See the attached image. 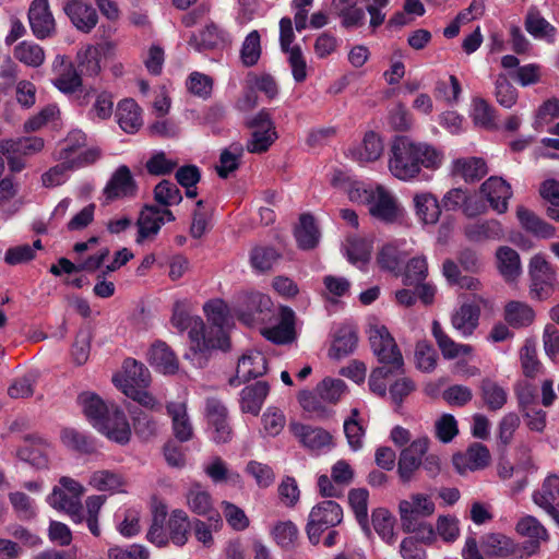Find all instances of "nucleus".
Instances as JSON below:
<instances>
[{
  "mask_svg": "<svg viewBox=\"0 0 559 559\" xmlns=\"http://www.w3.org/2000/svg\"><path fill=\"white\" fill-rule=\"evenodd\" d=\"M442 160V153L433 146L399 135L391 142L388 168L393 177L411 181L418 177L423 167L435 170L441 166Z\"/></svg>",
  "mask_w": 559,
  "mask_h": 559,
  "instance_id": "nucleus-2",
  "label": "nucleus"
},
{
  "mask_svg": "<svg viewBox=\"0 0 559 559\" xmlns=\"http://www.w3.org/2000/svg\"><path fill=\"white\" fill-rule=\"evenodd\" d=\"M159 207L155 205H145L140 212L136 226L138 236L135 241L142 243L145 239L156 236L163 226Z\"/></svg>",
  "mask_w": 559,
  "mask_h": 559,
  "instance_id": "nucleus-31",
  "label": "nucleus"
},
{
  "mask_svg": "<svg viewBox=\"0 0 559 559\" xmlns=\"http://www.w3.org/2000/svg\"><path fill=\"white\" fill-rule=\"evenodd\" d=\"M496 259L497 267L506 281L512 282L521 274L520 255L514 249L508 246L499 247Z\"/></svg>",
  "mask_w": 559,
  "mask_h": 559,
  "instance_id": "nucleus-40",
  "label": "nucleus"
},
{
  "mask_svg": "<svg viewBox=\"0 0 559 559\" xmlns=\"http://www.w3.org/2000/svg\"><path fill=\"white\" fill-rule=\"evenodd\" d=\"M271 306L272 301L269 296L261 293H251L247 297L248 312L241 313L240 320H242L247 324H251L259 319L257 314H261L265 311H269Z\"/></svg>",
  "mask_w": 559,
  "mask_h": 559,
  "instance_id": "nucleus-61",
  "label": "nucleus"
},
{
  "mask_svg": "<svg viewBox=\"0 0 559 559\" xmlns=\"http://www.w3.org/2000/svg\"><path fill=\"white\" fill-rule=\"evenodd\" d=\"M271 534L276 544L284 549L294 548L299 537V531L292 521L276 523L272 528Z\"/></svg>",
  "mask_w": 559,
  "mask_h": 559,
  "instance_id": "nucleus-58",
  "label": "nucleus"
},
{
  "mask_svg": "<svg viewBox=\"0 0 559 559\" xmlns=\"http://www.w3.org/2000/svg\"><path fill=\"white\" fill-rule=\"evenodd\" d=\"M289 430L305 448L311 451L331 449L334 445L333 436L321 427L293 421L289 424Z\"/></svg>",
  "mask_w": 559,
  "mask_h": 559,
  "instance_id": "nucleus-10",
  "label": "nucleus"
},
{
  "mask_svg": "<svg viewBox=\"0 0 559 559\" xmlns=\"http://www.w3.org/2000/svg\"><path fill=\"white\" fill-rule=\"evenodd\" d=\"M491 460L488 448L481 443L471 444L465 453L453 456V465L460 474L483 469Z\"/></svg>",
  "mask_w": 559,
  "mask_h": 559,
  "instance_id": "nucleus-16",
  "label": "nucleus"
},
{
  "mask_svg": "<svg viewBox=\"0 0 559 559\" xmlns=\"http://www.w3.org/2000/svg\"><path fill=\"white\" fill-rule=\"evenodd\" d=\"M102 52L97 46L87 45L76 53V63L81 74L96 76L102 71Z\"/></svg>",
  "mask_w": 559,
  "mask_h": 559,
  "instance_id": "nucleus-48",
  "label": "nucleus"
},
{
  "mask_svg": "<svg viewBox=\"0 0 559 559\" xmlns=\"http://www.w3.org/2000/svg\"><path fill=\"white\" fill-rule=\"evenodd\" d=\"M229 41V36L224 29L214 23H210L198 35L192 34L188 44L194 50L202 52L218 49Z\"/></svg>",
  "mask_w": 559,
  "mask_h": 559,
  "instance_id": "nucleus-23",
  "label": "nucleus"
},
{
  "mask_svg": "<svg viewBox=\"0 0 559 559\" xmlns=\"http://www.w3.org/2000/svg\"><path fill=\"white\" fill-rule=\"evenodd\" d=\"M123 372L114 377L112 381L116 386L127 393L130 389L148 388L151 383V373L148 369L133 358H127L123 362Z\"/></svg>",
  "mask_w": 559,
  "mask_h": 559,
  "instance_id": "nucleus-11",
  "label": "nucleus"
},
{
  "mask_svg": "<svg viewBox=\"0 0 559 559\" xmlns=\"http://www.w3.org/2000/svg\"><path fill=\"white\" fill-rule=\"evenodd\" d=\"M435 502L424 493H413L407 499L400 501L399 512L401 525L404 531L415 530L418 522L433 514Z\"/></svg>",
  "mask_w": 559,
  "mask_h": 559,
  "instance_id": "nucleus-8",
  "label": "nucleus"
},
{
  "mask_svg": "<svg viewBox=\"0 0 559 559\" xmlns=\"http://www.w3.org/2000/svg\"><path fill=\"white\" fill-rule=\"evenodd\" d=\"M246 124L248 128L253 129L251 139L247 143V150L250 153L260 154L266 152L277 139L275 126L269 111L265 109L259 111Z\"/></svg>",
  "mask_w": 559,
  "mask_h": 559,
  "instance_id": "nucleus-7",
  "label": "nucleus"
},
{
  "mask_svg": "<svg viewBox=\"0 0 559 559\" xmlns=\"http://www.w3.org/2000/svg\"><path fill=\"white\" fill-rule=\"evenodd\" d=\"M370 346L381 364L391 369L403 370L404 360L394 338L384 325H372L369 329Z\"/></svg>",
  "mask_w": 559,
  "mask_h": 559,
  "instance_id": "nucleus-5",
  "label": "nucleus"
},
{
  "mask_svg": "<svg viewBox=\"0 0 559 559\" xmlns=\"http://www.w3.org/2000/svg\"><path fill=\"white\" fill-rule=\"evenodd\" d=\"M269 384L265 381H257L243 388L240 393L241 411L257 416L269 394Z\"/></svg>",
  "mask_w": 559,
  "mask_h": 559,
  "instance_id": "nucleus-36",
  "label": "nucleus"
},
{
  "mask_svg": "<svg viewBox=\"0 0 559 559\" xmlns=\"http://www.w3.org/2000/svg\"><path fill=\"white\" fill-rule=\"evenodd\" d=\"M295 313L288 307H282L280 311V322L271 328L261 331L262 335L275 343L287 344L295 338Z\"/></svg>",
  "mask_w": 559,
  "mask_h": 559,
  "instance_id": "nucleus-25",
  "label": "nucleus"
},
{
  "mask_svg": "<svg viewBox=\"0 0 559 559\" xmlns=\"http://www.w3.org/2000/svg\"><path fill=\"white\" fill-rule=\"evenodd\" d=\"M530 293L533 298L544 300L550 297L556 282V271L543 254L532 257L528 265Z\"/></svg>",
  "mask_w": 559,
  "mask_h": 559,
  "instance_id": "nucleus-6",
  "label": "nucleus"
},
{
  "mask_svg": "<svg viewBox=\"0 0 559 559\" xmlns=\"http://www.w3.org/2000/svg\"><path fill=\"white\" fill-rule=\"evenodd\" d=\"M116 116L120 128L127 133H134L142 126L141 109L131 98L118 103Z\"/></svg>",
  "mask_w": 559,
  "mask_h": 559,
  "instance_id": "nucleus-38",
  "label": "nucleus"
},
{
  "mask_svg": "<svg viewBox=\"0 0 559 559\" xmlns=\"http://www.w3.org/2000/svg\"><path fill=\"white\" fill-rule=\"evenodd\" d=\"M266 364V358L261 352L251 350L238 360L236 379L240 383L263 376L267 369Z\"/></svg>",
  "mask_w": 559,
  "mask_h": 559,
  "instance_id": "nucleus-27",
  "label": "nucleus"
},
{
  "mask_svg": "<svg viewBox=\"0 0 559 559\" xmlns=\"http://www.w3.org/2000/svg\"><path fill=\"white\" fill-rule=\"evenodd\" d=\"M188 515L182 510H174L168 521L169 538L177 546H183L189 533Z\"/></svg>",
  "mask_w": 559,
  "mask_h": 559,
  "instance_id": "nucleus-53",
  "label": "nucleus"
},
{
  "mask_svg": "<svg viewBox=\"0 0 559 559\" xmlns=\"http://www.w3.org/2000/svg\"><path fill=\"white\" fill-rule=\"evenodd\" d=\"M487 173V165L480 157H462L452 163V175L462 178L465 182L478 181Z\"/></svg>",
  "mask_w": 559,
  "mask_h": 559,
  "instance_id": "nucleus-32",
  "label": "nucleus"
},
{
  "mask_svg": "<svg viewBox=\"0 0 559 559\" xmlns=\"http://www.w3.org/2000/svg\"><path fill=\"white\" fill-rule=\"evenodd\" d=\"M343 520L342 507L333 500H323L310 511L306 533L312 545L320 543L324 531L338 525Z\"/></svg>",
  "mask_w": 559,
  "mask_h": 559,
  "instance_id": "nucleus-4",
  "label": "nucleus"
},
{
  "mask_svg": "<svg viewBox=\"0 0 559 559\" xmlns=\"http://www.w3.org/2000/svg\"><path fill=\"white\" fill-rule=\"evenodd\" d=\"M372 525L379 536L388 544H393L396 539L394 533V518L385 509H376L372 512Z\"/></svg>",
  "mask_w": 559,
  "mask_h": 559,
  "instance_id": "nucleus-55",
  "label": "nucleus"
},
{
  "mask_svg": "<svg viewBox=\"0 0 559 559\" xmlns=\"http://www.w3.org/2000/svg\"><path fill=\"white\" fill-rule=\"evenodd\" d=\"M516 216L522 227L525 228L527 231L532 233L533 235L544 239L555 237L556 228L549 223L539 218L535 213H533L528 209L524 206H519L516 209Z\"/></svg>",
  "mask_w": 559,
  "mask_h": 559,
  "instance_id": "nucleus-39",
  "label": "nucleus"
},
{
  "mask_svg": "<svg viewBox=\"0 0 559 559\" xmlns=\"http://www.w3.org/2000/svg\"><path fill=\"white\" fill-rule=\"evenodd\" d=\"M243 154V147L239 143H233L225 148L219 156V165L216 166V171L221 178H227L228 175L235 171L239 166V159Z\"/></svg>",
  "mask_w": 559,
  "mask_h": 559,
  "instance_id": "nucleus-57",
  "label": "nucleus"
},
{
  "mask_svg": "<svg viewBox=\"0 0 559 559\" xmlns=\"http://www.w3.org/2000/svg\"><path fill=\"white\" fill-rule=\"evenodd\" d=\"M85 144L86 135L81 130L69 132L56 153V159L70 162Z\"/></svg>",
  "mask_w": 559,
  "mask_h": 559,
  "instance_id": "nucleus-59",
  "label": "nucleus"
},
{
  "mask_svg": "<svg viewBox=\"0 0 559 559\" xmlns=\"http://www.w3.org/2000/svg\"><path fill=\"white\" fill-rule=\"evenodd\" d=\"M525 28L535 38H552L556 34V28L536 10L528 11Z\"/></svg>",
  "mask_w": 559,
  "mask_h": 559,
  "instance_id": "nucleus-60",
  "label": "nucleus"
},
{
  "mask_svg": "<svg viewBox=\"0 0 559 559\" xmlns=\"http://www.w3.org/2000/svg\"><path fill=\"white\" fill-rule=\"evenodd\" d=\"M150 364L164 374H174L179 369V362L175 353L164 342H156L148 352Z\"/></svg>",
  "mask_w": 559,
  "mask_h": 559,
  "instance_id": "nucleus-29",
  "label": "nucleus"
},
{
  "mask_svg": "<svg viewBox=\"0 0 559 559\" xmlns=\"http://www.w3.org/2000/svg\"><path fill=\"white\" fill-rule=\"evenodd\" d=\"M495 96L498 104L504 108L513 107L518 100V91L504 73L498 74L495 80Z\"/></svg>",
  "mask_w": 559,
  "mask_h": 559,
  "instance_id": "nucleus-62",
  "label": "nucleus"
},
{
  "mask_svg": "<svg viewBox=\"0 0 559 559\" xmlns=\"http://www.w3.org/2000/svg\"><path fill=\"white\" fill-rule=\"evenodd\" d=\"M103 193L108 202L135 195L136 182L130 168L126 165L119 166L111 175Z\"/></svg>",
  "mask_w": 559,
  "mask_h": 559,
  "instance_id": "nucleus-13",
  "label": "nucleus"
},
{
  "mask_svg": "<svg viewBox=\"0 0 559 559\" xmlns=\"http://www.w3.org/2000/svg\"><path fill=\"white\" fill-rule=\"evenodd\" d=\"M88 485L98 491H107L112 495L116 492H124L127 480L123 475L118 472L99 469L91 474Z\"/></svg>",
  "mask_w": 559,
  "mask_h": 559,
  "instance_id": "nucleus-35",
  "label": "nucleus"
},
{
  "mask_svg": "<svg viewBox=\"0 0 559 559\" xmlns=\"http://www.w3.org/2000/svg\"><path fill=\"white\" fill-rule=\"evenodd\" d=\"M187 503L193 513L207 516L211 526H213L215 531L222 526L221 514L214 510L211 495L202 490L200 486H194L189 490L187 493Z\"/></svg>",
  "mask_w": 559,
  "mask_h": 559,
  "instance_id": "nucleus-21",
  "label": "nucleus"
},
{
  "mask_svg": "<svg viewBox=\"0 0 559 559\" xmlns=\"http://www.w3.org/2000/svg\"><path fill=\"white\" fill-rule=\"evenodd\" d=\"M298 402L301 408L308 413L311 418L323 419L328 418L331 414L328 403L321 399L317 388L312 391H301L298 394Z\"/></svg>",
  "mask_w": 559,
  "mask_h": 559,
  "instance_id": "nucleus-43",
  "label": "nucleus"
},
{
  "mask_svg": "<svg viewBox=\"0 0 559 559\" xmlns=\"http://www.w3.org/2000/svg\"><path fill=\"white\" fill-rule=\"evenodd\" d=\"M358 0H332L331 9L341 19L345 28L359 27L365 22V11L357 7Z\"/></svg>",
  "mask_w": 559,
  "mask_h": 559,
  "instance_id": "nucleus-34",
  "label": "nucleus"
},
{
  "mask_svg": "<svg viewBox=\"0 0 559 559\" xmlns=\"http://www.w3.org/2000/svg\"><path fill=\"white\" fill-rule=\"evenodd\" d=\"M61 440L68 448L84 454H92L97 449L93 438L74 428H64L61 431Z\"/></svg>",
  "mask_w": 559,
  "mask_h": 559,
  "instance_id": "nucleus-50",
  "label": "nucleus"
},
{
  "mask_svg": "<svg viewBox=\"0 0 559 559\" xmlns=\"http://www.w3.org/2000/svg\"><path fill=\"white\" fill-rule=\"evenodd\" d=\"M483 548L488 556L511 557L523 559L526 547L515 544L511 538L502 534H488L483 540Z\"/></svg>",
  "mask_w": 559,
  "mask_h": 559,
  "instance_id": "nucleus-22",
  "label": "nucleus"
},
{
  "mask_svg": "<svg viewBox=\"0 0 559 559\" xmlns=\"http://www.w3.org/2000/svg\"><path fill=\"white\" fill-rule=\"evenodd\" d=\"M431 333L437 342L442 356L445 359H454L459 356H468L473 347L468 344H459L454 342L442 329L439 321L435 320L431 324Z\"/></svg>",
  "mask_w": 559,
  "mask_h": 559,
  "instance_id": "nucleus-30",
  "label": "nucleus"
},
{
  "mask_svg": "<svg viewBox=\"0 0 559 559\" xmlns=\"http://www.w3.org/2000/svg\"><path fill=\"white\" fill-rule=\"evenodd\" d=\"M280 259L281 253L271 246H255L249 255L250 265L258 273L271 271Z\"/></svg>",
  "mask_w": 559,
  "mask_h": 559,
  "instance_id": "nucleus-45",
  "label": "nucleus"
},
{
  "mask_svg": "<svg viewBox=\"0 0 559 559\" xmlns=\"http://www.w3.org/2000/svg\"><path fill=\"white\" fill-rule=\"evenodd\" d=\"M78 402L82 412L100 433L110 441L126 445L131 439V428L126 415L115 405H106L95 393L83 392Z\"/></svg>",
  "mask_w": 559,
  "mask_h": 559,
  "instance_id": "nucleus-3",
  "label": "nucleus"
},
{
  "mask_svg": "<svg viewBox=\"0 0 559 559\" xmlns=\"http://www.w3.org/2000/svg\"><path fill=\"white\" fill-rule=\"evenodd\" d=\"M206 417L212 428V439L216 443H226L231 440L233 430L227 419L226 407L217 400L206 401Z\"/></svg>",
  "mask_w": 559,
  "mask_h": 559,
  "instance_id": "nucleus-14",
  "label": "nucleus"
},
{
  "mask_svg": "<svg viewBox=\"0 0 559 559\" xmlns=\"http://www.w3.org/2000/svg\"><path fill=\"white\" fill-rule=\"evenodd\" d=\"M383 153V142L373 131L365 134L362 142L348 151V155L356 162L371 163L381 157Z\"/></svg>",
  "mask_w": 559,
  "mask_h": 559,
  "instance_id": "nucleus-26",
  "label": "nucleus"
},
{
  "mask_svg": "<svg viewBox=\"0 0 559 559\" xmlns=\"http://www.w3.org/2000/svg\"><path fill=\"white\" fill-rule=\"evenodd\" d=\"M295 237L301 249H312L318 245L320 233L312 215L302 214L299 217V224L295 228Z\"/></svg>",
  "mask_w": 559,
  "mask_h": 559,
  "instance_id": "nucleus-44",
  "label": "nucleus"
},
{
  "mask_svg": "<svg viewBox=\"0 0 559 559\" xmlns=\"http://www.w3.org/2000/svg\"><path fill=\"white\" fill-rule=\"evenodd\" d=\"M360 413L357 408L350 411V416L344 420V433L346 436L349 448L358 451L362 448L365 429L359 419Z\"/></svg>",
  "mask_w": 559,
  "mask_h": 559,
  "instance_id": "nucleus-52",
  "label": "nucleus"
},
{
  "mask_svg": "<svg viewBox=\"0 0 559 559\" xmlns=\"http://www.w3.org/2000/svg\"><path fill=\"white\" fill-rule=\"evenodd\" d=\"M368 490L365 488L350 489L348 503L362 530L369 533L368 526Z\"/></svg>",
  "mask_w": 559,
  "mask_h": 559,
  "instance_id": "nucleus-51",
  "label": "nucleus"
},
{
  "mask_svg": "<svg viewBox=\"0 0 559 559\" xmlns=\"http://www.w3.org/2000/svg\"><path fill=\"white\" fill-rule=\"evenodd\" d=\"M51 70L55 74L52 83L62 93L72 94L81 87V75L73 63L64 56L58 55L55 58Z\"/></svg>",
  "mask_w": 559,
  "mask_h": 559,
  "instance_id": "nucleus-12",
  "label": "nucleus"
},
{
  "mask_svg": "<svg viewBox=\"0 0 559 559\" xmlns=\"http://www.w3.org/2000/svg\"><path fill=\"white\" fill-rule=\"evenodd\" d=\"M167 414L171 418L174 436L180 442H187L193 437V426L185 402H169L166 405Z\"/></svg>",
  "mask_w": 559,
  "mask_h": 559,
  "instance_id": "nucleus-24",
  "label": "nucleus"
},
{
  "mask_svg": "<svg viewBox=\"0 0 559 559\" xmlns=\"http://www.w3.org/2000/svg\"><path fill=\"white\" fill-rule=\"evenodd\" d=\"M204 312L210 326H205L200 318H195L189 330L190 348L185 357L194 366L203 368L207 361V354L212 349L227 350L229 337L225 331L228 324V308L222 300H211L204 305Z\"/></svg>",
  "mask_w": 559,
  "mask_h": 559,
  "instance_id": "nucleus-1",
  "label": "nucleus"
},
{
  "mask_svg": "<svg viewBox=\"0 0 559 559\" xmlns=\"http://www.w3.org/2000/svg\"><path fill=\"white\" fill-rule=\"evenodd\" d=\"M468 239L478 241L481 239H500L503 236V228L496 219H488L479 224L468 226L465 230Z\"/></svg>",
  "mask_w": 559,
  "mask_h": 559,
  "instance_id": "nucleus-56",
  "label": "nucleus"
},
{
  "mask_svg": "<svg viewBox=\"0 0 559 559\" xmlns=\"http://www.w3.org/2000/svg\"><path fill=\"white\" fill-rule=\"evenodd\" d=\"M13 56L27 67L38 68L45 61L44 49L33 41H21L14 47Z\"/></svg>",
  "mask_w": 559,
  "mask_h": 559,
  "instance_id": "nucleus-49",
  "label": "nucleus"
},
{
  "mask_svg": "<svg viewBox=\"0 0 559 559\" xmlns=\"http://www.w3.org/2000/svg\"><path fill=\"white\" fill-rule=\"evenodd\" d=\"M48 502L55 509L66 511L76 523L84 520L81 500L75 496H70L69 492L59 487L53 488L48 497Z\"/></svg>",
  "mask_w": 559,
  "mask_h": 559,
  "instance_id": "nucleus-37",
  "label": "nucleus"
},
{
  "mask_svg": "<svg viewBox=\"0 0 559 559\" xmlns=\"http://www.w3.org/2000/svg\"><path fill=\"white\" fill-rule=\"evenodd\" d=\"M479 308L472 304H464L451 316V324L463 337L472 335L478 325Z\"/></svg>",
  "mask_w": 559,
  "mask_h": 559,
  "instance_id": "nucleus-33",
  "label": "nucleus"
},
{
  "mask_svg": "<svg viewBox=\"0 0 559 559\" xmlns=\"http://www.w3.org/2000/svg\"><path fill=\"white\" fill-rule=\"evenodd\" d=\"M372 217L383 223H394L402 215L396 198L383 186H377L368 203Z\"/></svg>",
  "mask_w": 559,
  "mask_h": 559,
  "instance_id": "nucleus-9",
  "label": "nucleus"
},
{
  "mask_svg": "<svg viewBox=\"0 0 559 559\" xmlns=\"http://www.w3.org/2000/svg\"><path fill=\"white\" fill-rule=\"evenodd\" d=\"M429 439L427 437L414 440L405 448L399 459V474L404 481H408L414 472L421 465V459L428 451Z\"/></svg>",
  "mask_w": 559,
  "mask_h": 559,
  "instance_id": "nucleus-18",
  "label": "nucleus"
},
{
  "mask_svg": "<svg viewBox=\"0 0 559 559\" xmlns=\"http://www.w3.org/2000/svg\"><path fill=\"white\" fill-rule=\"evenodd\" d=\"M63 11L81 32L90 33L97 24L96 10L84 0H68L63 5Z\"/></svg>",
  "mask_w": 559,
  "mask_h": 559,
  "instance_id": "nucleus-19",
  "label": "nucleus"
},
{
  "mask_svg": "<svg viewBox=\"0 0 559 559\" xmlns=\"http://www.w3.org/2000/svg\"><path fill=\"white\" fill-rule=\"evenodd\" d=\"M479 395L484 406L490 412H497L503 408L508 402V389L496 380L485 378L479 384Z\"/></svg>",
  "mask_w": 559,
  "mask_h": 559,
  "instance_id": "nucleus-28",
  "label": "nucleus"
},
{
  "mask_svg": "<svg viewBox=\"0 0 559 559\" xmlns=\"http://www.w3.org/2000/svg\"><path fill=\"white\" fill-rule=\"evenodd\" d=\"M516 531L519 534L532 539V550L526 552L527 556L534 554L538 549L540 542L548 539L546 528L532 515L522 518L516 524Z\"/></svg>",
  "mask_w": 559,
  "mask_h": 559,
  "instance_id": "nucleus-46",
  "label": "nucleus"
},
{
  "mask_svg": "<svg viewBox=\"0 0 559 559\" xmlns=\"http://www.w3.org/2000/svg\"><path fill=\"white\" fill-rule=\"evenodd\" d=\"M316 388L328 405L336 404L346 392V384L341 379L325 378Z\"/></svg>",
  "mask_w": 559,
  "mask_h": 559,
  "instance_id": "nucleus-64",
  "label": "nucleus"
},
{
  "mask_svg": "<svg viewBox=\"0 0 559 559\" xmlns=\"http://www.w3.org/2000/svg\"><path fill=\"white\" fill-rule=\"evenodd\" d=\"M416 214L425 224H436L440 217L441 209L438 199L430 192H421L413 199Z\"/></svg>",
  "mask_w": 559,
  "mask_h": 559,
  "instance_id": "nucleus-41",
  "label": "nucleus"
},
{
  "mask_svg": "<svg viewBox=\"0 0 559 559\" xmlns=\"http://www.w3.org/2000/svg\"><path fill=\"white\" fill-rule=\"evenodd\" d=\"M534 502L559 523V477L548 476L533 495Z\"/></svg>",
  "mask_w": 559,
  "mask_h": 559,
  "instance_id": "nucleus-20",
  "label": "nucleus"
},
{
  "mask_svg": "<svg viewBox=\"0 0 559 559\" xmlns=\"http://www.w3.org/2000/svg\"><path fill=\"white\" fill-rule=\"evenodd\" d=\"M534 319V310L525 302L512 300L504 307V320L513 328L528 326Z\"/></svg>",
  "mask_w": 559,
  "mask_h": 559,
  "instance_id": "nucleus-47",
  "label": "nucleus"
},
{
  "mask_svg": "<svg viewBox=\"0 0 559 559\" xmlns=\"http://www.w3.org/2000/svg\"><path fill=\"white\" fill-rule=\"evenodd\" d=\"M29 25L38 39H44L55 32V19L49 10L48 0H34L28 10Z\"/></svg>",
  "mask_w": 559,
  "mask_h": 559,
  "instance_id": "nucleus-17",
  "label": "nucleus"
},
{
  "mask_svg": "<svg viewBox=\"0 0 559 559\" xmlns=\"http://www.w3.org/2000/svg\"><path fill=\"white\" fill-rule=\"evenodd\" d=\"M44 147V140L38 136H24L16 140H3L0 142L1 154L33 155Z\"/></svg>",
  "mask_w": 559,
  "mask_h": 559,
  "instance_id": "nucleus-42",
  "label": "nucleus"
},
{
  "mask_svg": "<svg viewBox=\"0 0 559 559\" xmlns=\"http://www.w3.org/2000/svg\"><path fill=\"white\" fill-rule=\"evenodd\" d=\"M357 334L349 329H342L337 332L330 348V356L341 359L354 352L357 346Z\"/></svg>",
  "mask_w": 559,
  "mask_h": 559,
  "instance_id": "nucleus-54",
  "label": "nucleus"
},
{
  "mask_svg": "<svg viewBox=\"0 0 559 559\" xmlns=\"http://www.w3.org/2000/svg\"><path fill=\"white\" fill-rule=\"evenodd\" d=\"M472 118L476 126L485 129L495 128V108L484 98H474Z\"/></svg>",
  "mask_w": 559,
  "mask_h": 559,
  "instance_id": "nucleus-63",
  "label": "nucleus"
},
{
  "mask_svg": "<svg viewBox=\"0 0 559 559\" xmlns=\"http://www.w3.org/2000/svg\"><path fill=\"white\" fill-rule=\"evenodd\" d=\"M480 193L497 213L503 214L508 211V202L512 197V189L502 178L489 177L480 186Z\"/></svg>",
  "mask_w": 559,
  "mask_h": 559,
  "instance_id": "nucleus-15",
  "label": "nucleus"
}]
</instances>
